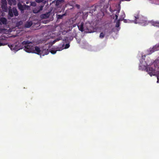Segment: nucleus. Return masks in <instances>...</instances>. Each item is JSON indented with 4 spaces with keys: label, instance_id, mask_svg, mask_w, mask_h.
Masks as SVG:
<instances>
[{
    "label": "nucleus",
    "instance_id": "1",
    "mask_svg": "<svg viewBox=\"0 0 159 159\" xmlns=\"http://www.w3.org/2000/svg\"><path fill=\"white\" fill-rule=\"evenodd\" d=\"M30 43V41L29 40L24 41L21 43H20L19 42H17L14 44L8 45V46L11 50H13L17 51L23 48L24 45L29 43Z\"/></svg>",
    "mask_w": 159,
    "mask_h": 159
},
{
    "label": "nucleus",
    "instance_id": "2",
    "mask_svg": "<svg viewBox=\"0 0 159 159\" xmlns=\"http://www.w3.org/2000/svg\"><path fill=\"white\" fill-rule=\"evenodd\" d=\"M64 2V0H55L53 1L50 4V5L52 7V10L54 11L61 8Z\"/></svg>",
    "mask_w": 159,
    "mask_h": 159
},
{
    "label": "nucleus",
    "instance_id": "3",
    "mask_svg": "<svg viewBox=\"0 0 159 159\" xmlns=\"http://www.w3.org/2000/svg\"><path fill=\"white\" fill-rule=\"evenodd\" d=\"M134 16L135 18L134 22L136 24L143 23L146 22L144 17L140 15L139 11H137L134 14Z\"/></svg>",
    "mask_w": 159,
    "mask_h": 159
},
{
    "label": "nucleus",
    "instance_id": "4",
    "mask_svg": "<svg viewBox=\"0 0 159 159\" xmlns=\"http://www.w3.org/2000/svg\"><path fill=\"white\" fill-rule=\"evenodd\" d=\"M24 46V50L28 52H34V46L32 43L30 42V43L25 44Z\"/></svg>",
    "mask_w": 159,
    "mask_h": 159
},
{
    "label": "nucleus",
    "instance_id": "5",
    "mask_svg": "<svg viewBox=\"0 0 159 159\" xmlns=\"http://www.w3.org/2000/svg\"><path fill=\"white\" fill-rule=\"evenodd\" d=\"M84 25V32L89 33L93 32L92 31L93 28L90 23L89 22H86Z\"/></svg>",
    "mask_w": 159,
    "mask_h": 159
},
{
    "label": "nucleus",
    "instance_id": "6",
    "mask_svg": "<svg viewBox=\"0 0 159 159\" xmlns=\"http://www.w3.org/2000/svg\"><path fill=\"white\" fill-rule=\"evenodd\" d=\"M7 3L6 0H2L1 7L5 11H7Z\"/></svg>",
    "mask_w": 159,
    "mask_h": 159
},
{
    "label": "nucleus",
    "instance_id": "7",
    "mask_svg": "<svg viewBox=\"0 0 159 159\" xmlns=\"http://www.w3.org/2000/svg\"><path fill=\"white\" fill-rule=\"evenodd\" d=\"M100 8V6L98 5H93L89 8V13L92 14L96 10H97V9H99Z\"/></svg>",
    "mask_w": 159,
    "mask_h": 159
},
{
    "label": "nucleus",
    "instance_id": "8",
    "mask_svg": "<svg viewBox=\"0 0 159 159\" xmlns=\"http://www.w3.org/2000/svg\"><path fill=\"white\" fill-rule=\"evenodd\" d=\"M84 24L83 22H81L80 23H79L77 25V26L79 30L81 32L84 31Z\"/></svg>",
    "mask_w": 159,
    "mask_h": 159
},
{
    "label": "nucleus",
    "instance_id": "9",
    "mask_svg": "<svg viewBox=\"0 0 159 159\" xmlns=\"http://www.w3.org/2000/svg\"><path fill=\"white\" fill-rule=\"evenodd\" d=\"M146 71L148 72L150 76H151L152 75H153L152 72L154 71V70L152 67L148 66L146 67Z\"/></svg>",
    "mask_w": 159,
    "mask_h": 159
},
{
    "label": "nucleus",
    "instance_id": "10",
    "mask_svg": "<svg viewBox=\"0 0 159 159\" xmlns=\"http://www.w3.org/2000/svg\"><path fill=\"white\" fill-rule=\"evenodd\" d=\"M50 12H48L44 14H42L40 15V18L41 19H47L48 18L50 15Z\"/></svg>",
    "mask_w": 159,
    "mask_h": 159
},
{
    "label": "nucleus",
    "instance_id": "11",
    "mask_svg": "<svg viewBox=\"0 0 159 159\" xmlns=\"http://www.w3.org/2000/svg\"><path fill=\"white\" fill-rule=\"evenodd\" d=\"M48 53V49H44L42 51L40 50V57L45 55H47Z\"/></svg>",
    "mask_w": 159,
    "mask_h": 159
},
{
    "label": "nucleus",
    "instance_id": "12",
    "mask_svg": "<svg viewBox=\"0 0 159 159\" xmlns=\"http://www.w3.org/2000/svg\"><path fill=\"white\" fill-rule=\"evenodd\" d=\"M56 50H52L50 51V52L52 54L56 53L57 51H61L63 49V46L60 48H57Z\"/></svg>",
    "mask_w": 159,
    "mask_h": 159
},
{
    "label": "nucleus",
    "instance_id": "13",
    "mask_svg": "<svg viewBox=\"0 0 159 159\" xmlns=\"http://www.w3.org/2000/svg\"><path fill=\"white\" fill-rule=\"evenodd\" d=\"M0 21L1 23L3 25H6L7 23V19L5 17H2L0 18Z\"/></svg>",
    "mask_w": 159,
    "mask_h": 159
},
{
    "label": "nucleus",
    "instance_id": "14",
    "mask_svg": "<svg viewBox=\"0 0 159 159\" xmlns=\"http://www.w3.org/2000/svg\"><path fill=\"white\" fill-rule=\"evenodd\" d=\"M157 50V48L156 46L152 48H150L149 50V54H150Z\"/></svg>",
    "mask_w": 159,
    "mask_h": 159
},
{
    "label": "nucleus",
    "instance_id": "15",
    "mask_svg": "<svg viewBox=\"0 0 159 159\" xmlns=\"http://www.w3.org/2000/svg\"><path fill=\"white\" fill-rule=\"evenodd\" d=\"M36 52L38 54H40V48L37 46H34V52L33 53H36Z\"/></svg>",
    "mask_w": 159,
    "mask_h": 159
},
{
    "label": "nucleus",
    "instance_id": "16",
    "mask_svg": "<svg viewBox=\"0 0 159 159\" xmlns=\"http://www.w3.org/2000/svg\"><path fill=\"white\" fill-rule=\"evenodd\" d=\"M32 25V21H27L25 25V27L26 28H29Z\"/></svg>",
    "mask_w": 159,
    "mask_h": 159
},
{
    "label": "nucleus",
    "instance_id": "17",
    "mask_svg": "<svg viewBox=\"0 0 159 159\" xmlns=\"http://www.w3.org/2000/svg\"><path fill=\"white\" fill-rule=\"evenodd\" d=\"M8 15L11 17L13 16V11L12 9H11V7H9Z\"/></svg>",
    "mask_w": 159,
    "mask_h": 159
},
{
    "label": "nucleus",
    "instance_id": "18",
    "mask_svg": "<svg viewBox=\"0 0 159 159\" xmlns=\"http://www.w3.org/2000/svg\"><path fill=\"white\" fill-rule=\"evenodd\" d=\"M66 13H65L62 15L57 14V19H62L64 16H66Z\"/></svg>",
    "mask_w": 159,
    "mask_h": 159
},
{
    "label": "nucleus",
    "instance_id": "19",
    "mask_svg": "<svg viewBox=\"0 0 159 159\" xmlns=\"http://www.w3.org/2000/svg\"><path fill=\"white\" fill-rule=\"evenodd\" d=\"M12 11H13V14L15 16H17L18 15V13L17 10L16 8L13 7L12 8Z\"/></svg>",
    "mask_w": 159,
    "mask_h": 159
},
{
    "label": "nucleus",
    "instance_id": "20",
    "mask_svg": "<svg viewBox=\"0 0 159 159\" xmlns=\"http://www.w3.org/2000/svg\"><path fill=\"white\" fill-rule=\"evenodd\" d=\"M17 6L18 8L21 11H23L25 9V7L23 6L20 3H19L17 4Z\"/></svg>",
    "mask_w": 159,
    "mask_h": 159
},
{
    "label": "nucleus",
    "instance_id": "21",
    "mask_svg": "<svg viewBox=\"0 0 159 159\" xmlns=\"http://www.w3.org/2000/svg\"><path fill=\"white\" fill-rule=\"evenodd\" d=\"M33 12L34 13H37L40 12V7L35 8L33 10Z\"/></svg>",
    "mask_w": 159,
    "mask_h": 159
},
{
    "label": "nucleus",
    "instance_id": "22",
    "mask_svg": "<svg viewBox=\"0 0 159 159\" xmlns=\"http://www.w3.org/2000/svg\"><path fill=\"white\" fill-rule=\"evenodd\" d=\"M42 19L40 20V23H43L44 24H46L50 22L49 20H44V19Z\"/></svg>",
    "mask_w": 159,
    "mask_h": 159
},
{
    "label": "nucleus",
    "instance_id": "23",
    "mask_svg": "<svg viewBox=\"0 0 159 159\" xmlns=\"http://www.w3.org/2000/svg\"><path fill=\"white\" fill-rule=\"evenodd\" d=\"M105 36V34L103 32H101L100 33L99 35V38L101 39H103Z\"/></svg>",
    "mask_w": 159,
    "mask_h": 159
},
{
    "label": "nucleus",
    "instance_id": "24",
    "mask_svg": "<svg viewBox=\"0 0 159 159\" xmlns=\"http://www.w3.org/2000/svg\"><path fill=\"white\" fill-rule=\"evenodd\" d=\"M61 39V37H59L57 38L56 39H55L54 41H53L52 43L53 44L55 43L56 42L59 41Z\"/></svg>",
    "mask_w": 159,
    "mask_h": 159
},
{
    "label": "nucleus",
    "instance_id": "25",
    "mask_svg": "<svg viewBox=\"0 0 159 159\" xmlns=\"http://www.w3.org/2000/svg\"><path fill=\"white\" fill-rule=\"evenodd\" d=\"M120 20H118L116 22V27H119L120 26Z\"/></svg>",
    "mask_w": 159,
    "mask_h": 159
},
{
    "label": "nucleus",
    "instance_id": "26",
    "mask_svg": "<svg viewBox=\"0 0 159 159\" xmlns=\"http://www.w3.org/2000/svg\"><path fill=\"white\" fill-rule=\"evenodd\" d=\"M30 5L31 6H32L33 7H35L36 5V2H30Z\"/></svg>",
    "mask_w": 159,
    "mask_h": 159
},
{
    "label": "nucleus",
    "instance_id": "27",
    "mask_svg": "<svg viewBox=\"0 0 159 159\" xmlns=\"http://www.w3.org/2000/svg\"><path fill=\"white\" fill-rule=\"evenodd\" d=\"M159 22H153L152 24V25L154 26H158V25H159Z\"/></svg>",
    "mask_w": 159,
    "mask_h": 159
},
{
    "label": "nucleus",
    "instance_id": "28",
    "mask_svg": "<svg viewBox=\"0 0 159 159\" xmlns=\"http://www.w3.org/2000/svg\"><path fill=\"white\" fill-rule=\"evenodd\" d=\"M2 41V39H0V46H4L6 44L1 42Z\"/></svg>",
    "mask_w": 159,
    "mask_h": 159
},
{
    "label": "nucleus",
    "instance_id": "29",
    "mask_svg": "<svg viewBox=\"0 0 159 159\" xmlns=\"http://www.w3.org/2000/svg\"><path fill=\"white\" fill-rule=\"evenodd\" d=\"M70 45L69 43L66 44L65 45V48L67 49L68 48L70 47Z\"/></svg>",
    "mask_w": 159,
    "mask_h": 159
},
{
    "label": "nucleus",
    "instance_id": "30",
    "mask_svg": "<svg viewBox=\"0 0 159 159\" xmlns=\"http://www.w3.org/2000/svg\"><path fill=\"white\" fill-rule=\"evenodd\" d=\"M47 2L46 0H40V3L43 2V3H45Z\"/></svg>",
    "mask_w": 159,
    "mask_h": 159
},
{
    "label": "nucleus",
    "instance_id": "31",
    "mask_svg": "<svg viewBox=\"0 0 159 159\" xmlns=\"http://www.w3.org/2000/svg\"><path fill=\"white\" fill-rule=\"evenodd\" d=\"M157 83H159V76H157Z\"/></svg>",
    "mask_w": 159,
    "mask_h": 159
},
{
    "label": "nucleus",
    "instance_id": "32",
    "mask_svg": "<svg viewBox=\"0 0 159 159\" xmlns=\"http://www.w3.org/2000/svg\"><path fill=\"white\" fill-rule=\"evenodd\" d=\"M43 6H42V5H41V6L40 5V11L43 10Z\"/></svg>",
    "mask_w": 159,
    "mask_h": 159
},
{
    "label": "nucleus",
    "instance_id": "33",
    "mask_svg": "<svg viewBox=\"0 0 159 159\" xmlns=\"http://www.w3.org/2000/svg\"><path fill=\"white\" fill-rule=\"evenodd\" d=\"M115 15L116 17L115 20H117L118 18V16L116 14Z\"/></svg>",
    "mask_w": 159,
    "mask_h": 159
},
{
    "label": "nucleus",
    "instance_id": "34",
    "mask_svg": "<svg viewBox=\"0 0 159 159\" xmlns=\"http://www.w3.org/2000/svg\"><path fill=\"white\" fill-rule=\"evenodd\" d=\"M76 6L78 7V8H79V7H80V6L79 5H78L76 4Z\"/></svg>",
    "mask_w": 159,
    "mask_h": 159
},
{
    "label": "nucleus",
    "instance_id": "35",
    "mask_svg": "<svg viewBox=\"0 0 159 159\" xmlns=\"http://www.w3.org/2000/svg\"><path fill=\"white\" fill-rule=\"evenodd\" d=\"M36 2L38 3H40V0H36Z\"/></svg>",
    "mask_w": 159,
    "mask_h": 159
},
{
    "label": "nucleus",
    "instance_id": "36",
    "mask_svg": "<svg viewBox=\"0 0 159 159\" xmlns=\"http://www.w3.org/2000/svg\"><path fill=\"white\" fill-rule=\"evenodd\" d=\"M25 7H27L28 8L29 7H30V6H28V5H25Z\"/></svg>",
    "mask_w": 159,
    "mask_h": 159
},
{
    "label": "nucleus",
    "instance_id": "37",
    "mask_svg": "<svg viewBox=\"0 0 159 159\" xmlns=\"http://www.w3.org/2000/svg\"><path fill=\"white\" fill-rule=\"evenodd\" d=\"M43 42V41H41V40L40 39V43H42Z\"/></svg>",
    "mask_w": 159,
    "mask_h": 159
},
{
    "label": "nucleus",
    "instance_id": "38",
    "mask_svg": "<svg viewBox=\"0 0 159 159\" xmlns=\"http://www.w3.org/2000/svg\"><path fill=\"white\" fill-rule=\"evenodd\" d=\"M28 3H29V2H26V4H28Z\"/></svg>",
    "mask_w": 159,
    "mask_h": 159
},
{
    "label": "nucleus",
    "instance_id": "39",
    "mask_svg": "<svg viewBox=\"0 0 159 159\" xmlns=\"http://www.w3.org/2000/svg\"><path fill=\"white\" fill-rule=\"evenodd\" d=\"M12 1H15V0H12Z\"/></svg>",
    "mask_w": 159,
    "mask_h": 159
}]
</instances>
